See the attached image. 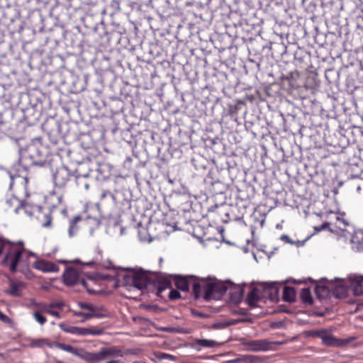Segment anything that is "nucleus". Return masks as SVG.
Here are the masks:
<instances>
[{"label":"nucleus","mask_w":363,"mask_h":363,"mask_svg":"<svg viewBox=\"0 0 363 363\" xmlns=\"http://www.w3.org/2000/svg\"><path fill=\"white\" fill-rule=\"evenodd\" d=\"M123 285L139 290L145 289L152 291L155 290V294L157 296H162L163 291L172 288L171 281L168 279L148 274L143 269L135 272L132 274L124 275Z\"/></svg>","instance_id":"1"},{"label":"nucleus","mask_w":363,"mask_h":363,"mask_svg":"<svg viewBox=\"0 0 363 363\" xmlns=\"http://www.w3.org/2000/svg\"><path fill=\"white\" fill-rule=\"evenodd\" d=\"M228 287L222 282L211 278H201L199 281L193 282V294L195 299L201 296L206 301L220 299L227 291Z\"/></svg>","instance_id":"2"},{"label":"nucleus","mask_w":363,"mask_h":363,"mask_svg":"<svg viewBox=\"0 0 363 363\" xmlns=\"http://www.w3.org/2000/svg\"><path fill=\"white\" fill-rule=\"evenodd\" d=\"M3 250H5V254L1 264L4 267H9L12 273H16L20 258L25 251L23 242L22 241L13 242L3 237H0V255L2 254Z\"/></svg>","instance_id":"3"},{"label":"nucleus","mask_w":363,"mask_h":363,"mask_svg":"<svg viewBox=\"0 0 363 363\" xmlns=\"http://www.w3.org/2000/svg\"><path fill=\"white\" fill-rule=\"evenodd\" d=\"M59 327L65 333L71 334H77L79 335H100L104 333L103 328H79L76 326H69L65 323H60Z\"/></svg>","instance_id":"4"},{"label":"nucleus","mask_w":363,"mask_h":363,"mask_svg":"<svg viewBox=\"0 0 363 363\" xmlns=\"http://www.w3.org/2000/svg\"><path fill=\"white\" fill-rule=\"evenodd\" d=\"M63 282L66 286H72L81 283L88 291H91L87 287V283L84 279L79 277V272L74 267H67L62 275Z\"/></svg>","instance_id":"5"},{"label":"nucleus","mask_w":363,"mask_h":363,"mask_svg":"<svg viewBox=\"0 0 363 363\" xmlns=\"http://www.w3.org/2000/svg\"><path fill=\"white\" fill-rule=\"evenodd\" d=\"M123 353L121 349L116 346L102 347L98 352H90L89 362H100L108 357H123Z\"/></svg>","instance_id":"6"},{"label":"nucleus","mask_w":363,"mask_h":363,"mask_svg":"<svg viewBox=\"0 0 363 363\" xmlns=\"http://www.w3.org/2000/svg\"><path fill=\"white\" fill-rule=\"evenodd\" d=\"M74 175L66 167H60L57 169L54 174V182L56 186L64 188L67 186L71 178Z\"/></svg>","instance_id":"7"},{"label":"nucleus","mask_w":363,"mask_h":363,"mask_svg":"<svg viewBox=\"0 0 363 363\" xmlns=\"http://www.w3.org/2000/svg\"><path fill=\"white\" fill-rule=\"evenodd\" d=\"M173 280L176 287L183 291H189V285L192 284L194 281H199L200 277L194 275H172Z\"/></svg>","instance_id":"8"},{"label":"nucleus","mask_w":363,"mask_h":363,"mask_svg":"<svg viewBox=\"0 0 363 363\" xmlns=\"http://www.w3.org/2000/svg\"><path fill=\"white\" fill-rule=\"evenodd\" d=\"M264 299L268 298L272 302L279 301V286L276 282H263L260 284Z\"/></svg>","instance_id":"9"},{"label":"nucleus","mask_w":363,"mask_h":363,"mask_svg":"<svg viewBox=\"0 0 363 363\" xmlns=\"http://www.w3.org/2000/svg\"><path fill=\"white\" fill-rule=\"evenodd\" d=\"M9 279V287L4 292L12 297H21L23 290L26 288V283L12 279L9 275H6Z\"/></svg>","instance_id":"10"},{"label":"nucleus","mask_w":363,"mask_h":363,"mask_svg":"<svg viewBox=\"0 0 363 363\" xmlns=\"http://www.w3.org/2000/svg\"><path fill=\"white\" fill-rule=\"evenodd\" d=\"M54 345L55 347L63 350L66 352H68L77 357H80L81 359H82L84 361L89 362L90 352L85 351L82 348L77 349L76 347H72V345H66V344L60 343V342H55Z\"/></svg>","instance_id":"11"},{"label":"nucleus","mask_w":363,"mask_h":363,"mask_svg":"<svg viewBox=\"0 0 363 363\" xmlns=\"http://www.w3.org/2000/svg\"><path fill=\"white\" fill-rule=\"evenodd\" d=\"M242 345L247 350L258 352L269 350L271 343L266 340H255L244 342Z\"/></svg>","instance_id":"12"},{"label":"nucleus","mask_w":363,"mask_h":363,"mask_svg":"<svg viewBox=\"0 0 363 363\" xmlns=\"http://www.w3.org/2000/svg\"><path fill=\"white\" fill-rule=\"evenodd\" d=\"M262 299H264V295L259 284L258 286L251 289L247 296L246 302L250 307L254 308L257 306V303Z\"/></svg>","instance_id":"13"},{"label":"nucleus","mask_w":363,"mask_h":363,"mask_svg":"<svg viewBox=\"0 0 363 363\" xmlns=\"http://www.w3.org/2000/svg\"><path fill=\"white\" fill-rule=\"evenodd\" d=\"M34 267L43 272H56L59 270V267L57 264L45 260L35 262Z\"/></svg>","instance_id":"14"},{"label":"nucleus","mask_w":363,"mask_h":363,"mask_svg":"<svg viewBox=\"0 0 363 363\" xmlns=\"http://www.w3.org/2000/svg\"><path fill=\"white\" fill-rule=\"evenodd\" d=\"M218 345V342L214 340L206 339H196L194 343L191 345V347L196 350H200L201 348L197 346L202 347H214Z\"/></svg>","instance_id":"15"},{"label":"nucleus","mask_w":363,"mask_h":363,"mask_svg":"<svg viewBox=\"0 0 363 363\" xmlns=\"http://www.w3.org/2000/svg\"><path fill=\"white\" fill-rule=\"evenodd\" d=\"M243 295V288L240 286H237L230 291V299L233 303L238 304L242 301Z\"/></svg>","instance_id":"16"},{"label":"nucleus","mask_w":363,"mask_h":363,"mask_svg":"<svg viewBox=\"0 0 363 363\" xmlns=\"http://www.w3.org/2000/svg\"><path fill=\"white\" fill-rule=\"evenodd\" d=\"M354 294L363 295V276L355 277L351 282Z\"/></svg>","instance_id":"17"},{"label":"nucleus","mask_w":363,"mask_h":363,"mask_svg":"<svg viewBox=\"0 0 363 363\" xmlns=\"http://www.w3.org/2000/svg\"><path fill=\"white\" fill-rule=\"evenodd\" d=\"M77 174L74 176L75 178L76 186L77 189L81 190H87L89 187V183L86 182L88 174L81 175L79 174L78 170L77 171Z\"/></svg>","instance_id":"18"},{"label":"nucleus","mask_w":363,"mask_h":363,"mask_svg":"<svg viewBox=\"0 0 363 363\" xmlns=\"http://www.w3.org/2000/svg\"><path fill=\"white\" fill-rule=\"evenodd\" d=\"M283 299L286 302L292 303L296 300V291L294 287L285 286L283 291Z\"/></svg>","instance_id":"19"},{"label":"nucleus","mask_w":363,"mask_h":363,"mask_svg":"<svg viewBox=\"0 0 363 363\" xmlns=\"http://www.w3.org/2000/svg\"><path fill=\"white\" fill-rule=\"evenodd\" d=\"M315 293L319 300H324L329 297L330 291L328 286L318 285L315 288Z\"/></svg>","instance_id":"20"},{"label":"nucleus","mask_w":363,"mask_h":363,"mask_svg":"<svg viewBox=\"0 0 363 363\" xmlns=\"http://www.w3.org/2000/svg\"><path fill=\"white\" fill-rule=\"evenodd\" d=\"M294 54V58L300 62L310 59V53L305 50V47H297Z\"/></svg>","instance_id":"21"},{"label":"nucleus","mask_w":363,"mask_h":363,"mask_svg":"<svg viewBox=\"0 0 363 363\" xmlns=\"http://www.w3.org/2000/svg\"><path fill=\"white\" fill-rule=\"evenodd\" d=\"M300 298L304 304L312 305L313 302V297L309 288L301 289L300 293Z\"/></svg>","instance_id":"22"},{"label":"nucleus","mask_w":363,"mask_h":363,"mask_svg":"<svg viewBox=\"0 0 363 363\" xmlns=\"http://www.w3.org/2000/svg\"><path fill=\"white\" fill-rule=\"evenodd\" d=\"M336 230H340L342 233L347 231V227L349 225L348 223L343 218L337 216L336 220L333 223Z\"/></svg>","instance_id":"23"},{"label":"nucleus","mask_w":363,"mask_h":363,"mask_svg":"<svg viewBox=\"0 0 363 363\" xmlns=\"http://www.w3.org/2000/svg\"><path fill=\"white\" fill-rule=\"evenodd\" d=\"M82 218L80 216H76L72 220H71L69 227V235L70 237L74 235L79 229V226L77 225L79 221L82 220Z\"/></svg>","instance_id":"24"},{"label":"nucleus","mask_w":363,"mask_h":363,"mask_svg":"<svg viewBox=\"0 0 363 363\" xmlns=\"http://www.w3.org/2000/svg\"><path fill=\"white\" fill-rule=\"evenodd\" d=\"M7 203L13 210L15 213H18L20 208L23 206V201L15 198H11L7 201Z\"/></svg>","instance_id":"25"},{"label":"nucleus","mask_w":363,"mask_h":363,"mask_svg":"<svg viewBox=\"0 0 363 363\" xmlns=\"http://www.w3.org/2000/svg\"><path fill=\"white\" fill-rule=\"evenodd\" d=\"M333 295L337 298H343L345 297L347 294V290L345 287L342 286H338L335 287L333 291Z\"/></svg>","instance_id":"26"},{"label":"nucleus","mask_w":363,"mask_h":363,"mask_svg":"<svg viewBox=\"0 0 363 363\" xmlns=\"http://www.w3.org/2000/svg\"><path fill=\"white\" fill-rule=\"evenodd\" d=\"M55 342H50L47 339H38L31 343L33 347H43L47 345L49 347H55Z\"/></svg>","instance_id":"27"},{"label":"nucleus","mask_w":363,"mask_h":363,"mask_svg":"<svg viewBox=\"0 0 363 363\" xmlns=\"http://www.w3.org/2000/svg\"><path fill=\"white\" fill-rule=\"evenodd\" d=\"M47 200L48 202L50 203L52 206L55 207L58 204L61 203L62 196H55V193L52 192V194H50L49 196L47 197Z\"/></svg>","instance_id":"28"},{"label":"nucleus","mask_w":363,"mask_h":363,"mask_svg":"<svg viewBox=\"0 0 363 363\" xmlns=\"http://www.w3.org/2000/svg\"><path fill=\"white\" fill-rule=\"evenodd\" d=\"M38 219L43 227L48 228L51 225L52 217L50 213L44 214L43 218L39 217Z\"/></svg>","instance_id":"29"},{"label":"nucleus","mask_w":363,"mask_h":363,"mask_svg":"<svg viewBox=\"0 0 363 363\" xmlns=\"http://www.w3.org/2000/svg\"><path fill=\"white\" fill-rule=\"evenodd\" d=\"M323 342L328 346H334L337 345V340L332 335H323L321 337Z\"/></svg>","instance_id":"30"},{"label":"nucleus","mask_w":363,"mask_h":363,"mask_svg":"<svg viewBox=\"0 0 363 363\" xmlns=\"http://www.w3.org/2000/svg\"><path fill=\"white\" fill-rule=\"evenodd\" d=\"M140 48L143 50V54L141 55L143 60H150L151 57L154 55L151 50V47H140Z\"/></svg>","instance_id":"31"},{"label":"nucleus","mask_w":363,"mask_h":363,"mask_svg":"<svg viewBox=\"0 0 363 363\" xmlns=\"http://www.w3.org/2000/svg\"><path fill=\"white\" fill-rule=\"evenodd\" d=\"M74 315L77 317H82L84 319L82 320V322H84V320H89L93 318L92 312L89 311L88 313L84 312H74Z\"/></svg>","instance_id":"32"},{"label":"nucleus","mask_w":363,"mask_h":363,"mask_svg":"<svg viewBox=\"0 0 363 363\" xmlns=\"http://www.w3.org/2000/svg\"><path fill=\"white\" fill-rule=\"evenodd\" d=\"M34 318L37 322H38L40 325H43L47 321V319L45 316L42 315L40 313H39L38 311H35L33 313Z\"/></svg>","instance_id":"33"},{"label":"nucleus","mask_w":363,"mask_h":363,"mask_svg":"<svg viewBox=\"0 0 363 363\" xmlns=\"http://www.w3.org/2000/svg\"><path fill=\"white\" fill-rule=\"evenodd\" d=\"M191 313L193 316L199 318H208L211 316L210 314H208V313H205L201 312V311L195 310V309H191Z\"/></svg>","instance_id":"34"},{"label":"nucleus","mask_w":363,"mask_h":363,"mask_svg":"<svg viewBox=\"0 0 363 363\" xmlns=\"http://www.w3.org/2000/svg\"><path fill=\"white\" fill-rule=\"evenodd\" d=\"M43 311L48 314H50L52 316L56 317L57 318H61V315L58 311L52 310L51 308H49L48 306H43Z\"/></svg>","instance_id":"35"},{"label":"nucleus","mask_w":363,"mask_h":363,"mask_svg":"<svg viewBox=\"0 0 363 363\" xmlns=\"http://www.w3.org/2000/svg\"><path fill=\"white\" fill-rule=\"evenodd\" d=\"M121 35L118 32H113L110 35V39H113V44H118L120 43ZM108 43H111L112 41L111 40H108Z\"/></svg>","instance_id":"36"},{"label":"nucleus","mask_w":363,"mask_h":363,"mask_svg":"<svg viewBox=\"0 0 363 363\" xmlns=\"http://www.w3.org/2000/svg\"><path fill=\"white\" fill-rule=\"evenodd\" d=\"M181 296L180 293L175 289H171V291L169 293V298L171 300H177Z\"/></svg>","instance_id":"37"},{"label":"nucleus","mask_w":363,"mask_h":363,"mask_svg":"<svg viewBox=\"0 0 363 363\" xmlns=\"http://www.w3.org/2000/svg\"><path fill=\"white\" fill-rule=\"evenodd\" d=\"M281 79L284 84L285 82H288L289 89H296L298 87L297 85H295L291 82V79L289 77H284Z\"/></svg>","instance_id":"38"},{"label":"nucleus","mask_w":363,"mask_h":363,"mask_svg":"<svg viewBox=\"0 0 363 363\" xmlns=\"http://www.w3.org/2000/svg\"><path fill=\"white\" fill-rule=\"evenodd\" d=\"M79 306L81 308L87 309L91 312L94 311V309L95 308L91 304L86 303H79Z\"/></svg>","instance_id":"39"},{"label":"nucleus","mask_w":363,"mask_h":363,"mask_svg":"<svg viewBox=\"0 0 363 363\" xmlns=\"http://www.w3.org/2000/svg\"><path fill=\"white\" fill-rule=\"evenodd\" d=\"M0 320H1L2 322H4L5 323H11V318H9L4 313H2L1 311H0Z\"/></svg>","instance_id":"40"},{"label":"nucleus","mask_w":363,"mask_h":363,"mask_svg":"<svg viewBox=\"0 0 363 363\" xmlns=\"http://www.w3.org/2000/svg\"><path fill=\"white\" fill-rule=\"evenodd\" d=\"M72 262L77 263V264H84V265H86V266H89V267L90 266H93L94 264V261H89V262H82L79 259H75L72 260Z\"/></svg>","instance_id":"41"},{"label":"nucleus","mask_w":363,"mask_h":363,"mask_svg":"<svg viewBox=\"0 0 363 363\" xmlns=\"http://www.w3.org/2000/svg\"><path fill=\"white\" fill-rule=\"evenodd\" d=\"M64 303L62 302H54V303H50V305H45V306H48L49 308H61L64 306Z\"/></svg>","instance_id":"42"},{"label":"nucleus","mask_w":363,"mask_h":363,"mask_svg":"<svg viewBox=\"0 0 363 363\" xmlns=\"http://www.w3.org/2000/svg\"><path fill=\"white\" fill-rule=\"evenodd\" d=\"M333 225V223H324L322 225L320 229H328L330 232H335L336 230L333 228H330V226Z\"/></svg>","instance_id":"43"},{"label":"nucleus","mask_w":363,"mask_h":363,"mask_svg":"<svg viewBox=\"0 0 363 363\" xmlns=\"http://www.w3.org/2000/svg\"><path fill=\"white\" fill-rule=\"evenodd\" d=\"M93 318H104L106 317V315L102 313H100L97 308H94V311H92Z\"/></svg>","instance_id":"44"},{"label":"nucleus","mask_w":363,"mask_h":363,"mask_svg":"<svg viewBox=\"0 0 363 363\" xmlns=\"http://www.w3.org/2000/svg\"><path fill=\"white\" fill-rule=\"evenodd\" d=\"M26 157H21L20 160H19V164H18V167L20 166H23V167L24 168V169L26 171L28 170V164H26Z\"/></svg>","instance_id":"45"},{"label":"nucleus","mask_w":363,"mask_h":363,"mask_svg":"<svg viewBox=\"0 0 363 363\" xmlns=\"http://www.w3.org/2000/svg\"><path fill=\"white\" fill-rule=\"evenodd\" d=\"M281 240L286 242H288V243H294V242L290 239V238L286 235H283L281 236Z\"/></svg>","instance_id":"46"},{"label":"nucleus","mask_w":363,"mask_h":363,"mask_svg":"<svg viewBox=\"0 0 363 363\" xmlns=\"http://www.w3.org/2000/svg\"><path fill=\"white\" fill-rule=\"evenodd\" d=\"M245 358H237V359H235L233 360H231L230 362L231 363H237V362H245Z\"/></svg>","instance_id":"47"},{"label":"nucleus","mask_w":363,"mask_h":363,"mask_svg":"<svg viewBox=\"0 0 363 363\" xmlns=\"http://www.w3.org/2000/svg\"><path fill=\"white\" fill-rule=\"evenodd\" d=\"M31 164H36V165H40L42 166L43 164V162L42 160H36V162H32Z\"/></svg>","instance_id":"48"},{"label":"nucleus","mask_w":363,"mask_h":363,"mask_svg":"<svg viewBox=\"0 0 363 363\" xmlns=\"http://www.w3.org/2000/svg\"><path fill=\"white\" fill-rule=\"evenodd\" d=\"M36 156H42L41 152L39 150V148L38 147V145H36Z\"/></svg>","instance_id":"49"},{"label":"nucleus","mask_w":363,"mask_h":363,"mask_svg":"<svg viewBox=\"0 0 363 363\" xmlns=\"http://www.w3.org/2000/svg\"><path fill=\"white\" fill-rule=\"evenodd\" d=\"M286 48H287L286 46L282 47V49L280 51V54L283 55V54L286 53Z\"/></svg>","instance_id":"50"},{"label":"nucleus","mask_w":363,"mask_h":363,"mask_svg":"<svg viewBox=\"0 0 363 363\" xmlns=\"http://www.w3.org/2000/svg\"><path fill=\"white\" fill-rule=\"evenodd\" d=\"M106 363H123V362L120 360H111V361L107 362Z\"/></svg>","instance_id":"51"},{"label":"nucleus","mask_w":363,"mask_h":363,"mask_svg":"<svg viewBox=\"0 0 363 363\" xmlns=\"http://www.w3.org/2000/svg\"><path fill=\"white\" fill-rule=\"evenodd\" d=\"M10 179H11L10 188L11 189L12 185H13V179H14V176H13V175H11H11H10Z\"/></svg>","instance_id":"52"},{"label":"nucleus","mask_w":363,"mask_h":363,"mask_svg":"<svg viewBox=\"0 0 363 363\" xmlns=\"http://www.w3.org/2000/svg\"><path fill=\"white\" fill-rule=\"evenodd\" d=\"M172 357V355H169V354H162V357Z\"/></svg>","instance_id":"53"},{"label":"nucleus","mask_w":363,"mask_h":363,"mask_svg":"<svg viewBox=\"0 0 363 363\" xmlns=\"http://www.w3.org/2000/svg\"><path fill=\"white\" fill-rule=\"evenodd\" d=\"M244 321H250V320H247V319H241V320H237V322H244Z\"/></svg>","instance_id":"54"},{"label":"nucleus","mask_w":363,"mask_h":363,"mask_svg":"<svg viewBox=\"0 0 363 363\" xmlns=\"http://www.w3.org/2000/svg\"><path fill=\"white\" fill-rule=\"evenodd\" d=\"M357 28H358V29H359V30H362V31H363V27H362V26H361L360 25H359V24H358V25L357 26Z\"/></svg>","instance_id":"55"},{"label":"nucleus","mask_w":363,"mask_h":363,"mask_svg":"<svg viewBox=\"0 0 363 363\" xmlns=\"http://www.w3.org/2000/svg\"><path fill=\"white\" fill-rule=\"evenodd\" d=\"M218 325H219V324H218V323L214 324V325H213V328H216V329L219 328Z\"/></svg>","instance_id":"56"},{"label":"nucleus","mask_w":363,"mask_h":363,"mask_svg":"<svg viewBox=\"0 0 363 363\" xmlns=\"http://www.w3.org/2000/svg\"><path fill=\"white\" fill-rule=\"evenodd\" d=\"M32 303H33V305H35V306L38 305V304L35 301H32Z\"/></svg>","instance_id":"57"},{"label":"nucleus","mask_w":363,"mask_h":363,"mask_svg":"<svg viewBox=\"0 0 363 363\" xmlns=\"http://www.w3.org/2000/svg\"><path fill=\"white\" fill-rule=\"evenodd\" d=\"M106 196V194L105 193H103L102 195H101V197L102 198H104Z\"/></svg>","instance_id":"58"},{"label":"nucleus","mask_w":363,"mask_h":363,"mask_svg":"<svg viewBox=\"0 0 363 363\" xmlns=\"http://www.w3.org/2000/svg\"><path fill=\"white\" fill-rule=\"evenodd\" d=\"M4 357V354L2 353H0V357Z\"/></svg>","instance_id":"59"},{"label":"nucleus","mask_w":363,"mask_h":363,"mask_svg":"<svg viewBox=\"0 0 363 363\" xmlns=\"http://www.w3.org/2000/svg\"><path fill=\"white\" fill-rule=\"evenodd\" d=\"M133 363H145V362H133Z\"/></svg>","instance_id":"60"},{"label":"nucleus","mask_w":363,"mask_h":363,"mask_svg":"<svg viewBox=\"0 0 363 363\" xmlns=\"http://www.w3.org/2000/svg\"><path fill=\"white\" fill-rule=\"evenodd\" d=\"M95 362H90V363H94Z\"/></svg>","instance_id":"61"}]
</instances>
